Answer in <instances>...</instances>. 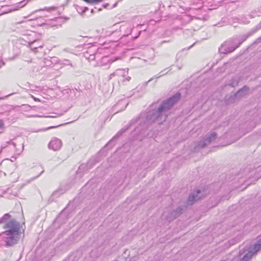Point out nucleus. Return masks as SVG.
Returning a JSON list of instances; mask_svg holds the SVG:
<instances>
[{
  "instance_id": "obj_31",
  "label": "nucleus",
  "mask_w": 261,
  "mask_h": 261,
  "mask_svg": "<svg viewBox=\"0 0 261 261\" xmlns=\"http://www.w3.org/2000/svg\"><path fill=\"white\" fill-rule=\"evenodd\" d=\"M73 256L72 255H71V256H70L69 257V258L72 259V258H73Z\"/></svg>"
},
{
  "instance_id": "obj_8",
  "label": "nucleus",
  "mask_w": 261,
  "mask_h": 261,
  "mask_svg": "<svg viewBox=\"0 0 261 261\" xmlns=\"http://www.w3.org/2000/svg\"><path fill=\"white\" fill-rule=\"evenodd\" d=\"M201 191L200 190H197L195 192L190 194L188 198V204H192L194 202L199 200L201 198V196L199 195Z\"/></svg>"
},
{
  "instance_id": "obj_18",
  "label": "nucleus",
  "mask_w": 261,
  "mask_h": 261,
  "mask_svg": "<svg viewBox=\"0 0 261 261\" xmlns=\"http://www.w3.org/2000/svg\"><path fill=\"white\" fill-rule=\"evenodd\" d=\"M51 62H57V59H56V58L53 57V58H51Z\"/></svg>"
},
{
  "instance_id": "obj_1",
  "label": "nucleus",
  "mask_w": 261,
  "mask_h": 261,
  "mask_svg": "<svg viewBox=\"0 0 261 261\" xmlns=\"http://www.w3.org/2000/svg\"><path fill=\"white\" fill-rule=\"evenodd\" d=\"M4 223L3 226L5 231L0 234L5 243L6 247H11L16 244L20 239L21 227L24 223L21 225L14 219H11L9 214H5L0 218V224Z\"/></svg>"
},
{
  "instance_id": "obj_17",
  "label": "nucleus",
  "mask_w": 261,
  "mask_h": 261,
  "mask_svg": "<svg viewBox=\"0 0 261 261\" xmlns=\"http://www.w3.org/2000/svg\"><path fill=\"white\" fill-rule=\"evenodd\" d=\"M64 61L65 62V63H63V64L67 65H70L71 67L73 66L72 64L71 63V62L69 60H67V59H65Z\"/></svg>"
},
{
  "instance_id": "obj_19",
  "label": "nucleus",
  "mask_w": 261,
  "mask_h": 261,
  "mask_svg": "<svg viewBox=\"0 0 261 261\" xmlns=\"http://www.w3.org/2000/svg\"><path fill=\"white\" fill-rule=\"evenodd\" d=\"M4 64H5V62L2 60L0 63V66L4 65Z\"/></svg>"
},
{
  "instance_id": "obj_6",
  "label": "nucleus",
  "mask_w": 261,
  "mask_h": 261,
  "mask_svg": "<svg viewBox=\"0 0 261 261\" xmlns=\"http://www.w3.org/2000/svg\"><path fill=\"white\" fill-rule=\"evenodd\" d=\"M62 143L60 139L53 138L48 144V148L54 151L59 150L62 147Z\"/></svg>"
},
{
  "instance_id": "obj_21",
  "label": "nucleus",
  "mask_w": 261,
  "mask_h": 261,
  "mask_svg": "<svg viewBox=\"0 0 261 261\" xmlns=\"http://www.w3.org/2000/svg\"><path fill=\"white\" fill-rule=\"evenodd\" d=\"M115 75H116V72H114V73H113L111 74H110V76H111H111H115Z\"/></svg>"
},
{
  "instance_id": "obj_11",
  "label": "nucleus",
  "mask_w": 261,
  "mask_h": 261,
  "mask_svg": "<svg viewBox=\"0 0 261 261\" xmlns=\"http://www.w3.org/2000/svg\"><path fill=\"white\" fill-rule=\"evenodd\" d=\"M116 74L124 77L128 74V69H119L116 71Z\"/></svg>"
},
{
  "instance_id": "obj_36",
  "label": "nucleus",
  "mask_w": 261,
  "mask_h": 261,
  "mask_svg": "<svg viewBox=\"0 0 261 261\" xmlns=\"http://www.w3.org/2000/svg\"><path fill=\"white\" fill-rule=\"evenodd\" d=\"M259 25H260V27H261V21H260V23H259Z\"/></svg>"
},
{
  "instance_id": "obj_35",
  "label": "nucleus",
  "mask_w": 261,
  "mask_h": 261,
  "mask_svg": "<svg viewBox=\"0 0 261 261\" xmlns=\"http://www.w3.org/2000/svg\"><path fill=\"white\" fill-rule=\"evenodd\" d=\"M180 6V7H185L184 6Z\"/></svg>"
},
{
  "instance_id": "obj_25",
  "label": "nucleus",
  "mask_w": 261,
  "mask_h": 261,
  "mask_svg": "<svg viewBox=\"0 0 261 261\" xmlns=\"http://www.w3.org/2000/svg\"><path fill=\"white\" fill-rule=\"evenodd\" d=\"M126 80L127 81H129L130 80V76H127L126 78Z\"/></svg>"
},
{
  "instance_id": "obj_34",
  "label": "nucleus",
  "mask_w": 261,
  "mask_h": 261,
  "mask_svg": "<svg viewBox=\"0 0 261 261\" xmlns=\"http://www.w3.org/2000/svg\"><path fill=\"white\" fill-rule=\"evenodd\" d=\"M179 55V53H178L177 55V57Z\"/></svg>"
},
{
  "instance_id": "obj_3",
  "label": "nucleus",
  "mask_w": 261,
  "mask_h": 261,
  "mask_svg": "<svg viewBox=\"0 0 261 261\" xmlns=\"http://www.w3.org/2000/svg\"><path fill=\"white\" fill-rule=\"evenodd\" d=\"M261 248V239H259L253 246L247 249L240 251V258L243 261L249 260L251 257L256 253Z\"/></svg>"
},
{
  "instance_id": "obj_7",
  "label": "nucleus",
  "mask_w": 261,
  "mask_h": 261,
  "mask_svg": "<svg viewBox=\"0 0 261 261\" xmlns=\"http://www.w3.org/2000/svg\"><path fill=\"white\" fill-rule=\"evenodd\" d=\"M36 36L37 34L35 32H32L31 34L29 35L27 41V43H28V46H29L31 49L34 52L37 51L38 47H41V45H38V46L35 47H32L31 46V45L38 40Z\"/></svg>"
},
{
  "instance_id": "obj_28",
  "label": "nucleus",
  "mask_w": 261,
  "mask_h": 261,
  "mask_svg": "<svg viewBox=\"0 0 261 261\" xmlns=\"http://www.w3.org/2000/svg\"><path fill=\"white\" fill-rule=\"evenodd\" d=\"M34 99H35V101H39V100L38 98H34Z\"/></svg>"
},
{
  "instance_id": "obj_4",
  "label": "nucleus",
  "mask_w": 261,
  "mask_h": 261,
  "mask_svg": "<svg viewBox=\"0 0 261 261\" xmlns=\"http://www.w3.org/2000/svg\"><path fill=\"white\" fill-rule=\"evenodd\" d=\"M237 47L238 45H237L232 41H228L221 45L219 50L222 54H227L234 51Z\"/></svg>"
},
{
  "instance_id": "obj_10",
  "label": "nucleus",
  "mask_w": 261,
  "mask_h": 261,
  "mask_svg": "<svg viewBox=\"0 0 261 261\" xmlns=\"http://www.w3.org/2000/svg\"><path fill=\"white\" fill-rule=\"evenodd\" d=\"M182 209L180 207L177 208L175 210L173 211L171 213V216L169 217V218H171V219L176 218L182 213Z\"/></svg>"
},
{
  "instance_id": "obj_29",
  "label": "nucleus",
  "mask_w": 261,
  "mask_h": 261,
  "mask_svg": "<svg viewBox=\"0 0 261 261\" xmlns=\"http://www.w3.org/2000/svg\"><path fill=\"white\" fill-rule=\"evenodd\" d=\"M55 127V126H51V127H49L47 129H49V128H54Z\"/></svg>"
},
{
  "instance_id": "obj_9",
  "label": "nucleus",
  "mask_w": 261,
  "mask_h": 261,
  "mask_svg": "<svg viewBox=\"0 0 261 261\" xmlns=\"http://www.w3.org/2000/svg\"><path fill=\"white\" fill-rule=\"evenodd\" d=\"M248 91V88L244 86L243 88L239 90L235 94L234 96L236 98H240L245 95Z\"/></svg>"
},
{
  "instance_id": "obj_20",
  "label": "nucleus",
  "mask_w": 261,
  "mask_h": 261,
  "mask_svg": "<svg viewBox=\"0 0 261 261\" xmlns=\"http://www.w3.org/2000/svg\"><path fill=\"white\" fill-rule=\"evenodd\" d=\"M192 0H185V2L187 3H191Z\"/></svg>"
},
{
  "instance_id": "obj_26",
  "label": "nucleus",
  "mask_w": 261,
  "mask_h": 261,
  "mask_svg": "<svg viewBox=\"0 0 261 261\" xmlns=\"http://www.w3.org/2000/svg\"><path fill=\"white\" fill-rule=\"evenodd\" d=\"M141 32V31H139L138 35V36H136V37H135V38H138V36L140 35V34Z\"/></svg>"
},
{
  "instance_id": "obj_13",
  "label": "nucleus",
  "mask_w": 261,
  "mask_h": 261,
  "mask_svg": "<svg viewBox=\"0 0 261 261\" xmlns=\"http://www.w3.org/2000/svg\"><path fill=\"white\" fill-rule=\"evenodd\" d=\"M166 74V73H163V74H161V75H155V76H154V77H151V79H149L147 82H146L142 84V85L141 86V88H142V87H143L144 88L146 87L147 86L148 83L149 82H151V81H152L154 78H155V79H158V78H159V77H160L162 76V75H164V74Z\"/></svg>"
},
{
  "instance_id": "obj_23",
  "label": "nucleus",
  "mask_w": 261,
  "mask_h": 261,
  "mask_svg": "<svg viewBox=\"0 0 261 261\" xmlns=\"http://www.w3.org/2000/svg\"><path fill=\"white\" fill-rule=\"evenodd\" d=\"M43 172H44V170H42L41 172H40V173L36 177H39Z\"/></svg>"
},
{
  "instance_id": "obj_12",
  "label": "nucleus",
  "mask_w": 261,
  "mask_h": 261,
  "mask_svg": "<svg viewBox=\"0 0 261 261\" xmlns=\"http://www.w3.org/2000/svg\"><path fill=\"white\" fill-rule=\"evenodd\" d=\"M239 83V80L238 77H234L232 78L231 81H230L229 85L231 86L232 87H234L235 86H237Z\"/></svg>"
},
{
  "instance_id": "obj_5",
  "label": "nucleus",
  "mask_w": 261,
  "mask_h": 261,
  "mask_svg": "<svg viewBox=\"0 0 261 261\" xmlns=\"http://www.w3.org/2000/svg\"><path fill=\"white\" fill-rule=\"evenodd\" d=\"M217 137V134L215 133H212L210 134H206L198 143V146L201 148H204L208 145L211 142L214 141Z\"/></svg>"
},
{
  "instance_id": "obj_30",
  "label": "nucleus",
  "mask_w": 261,
  "mask_h": 261,
  "mask_svg": "<svg viewBox=\"0 0 261 261\" xmlns=\"http://www.w3.org/2000/svg\"><path fill=\"white\" fill-rule=\"evenodd\" d=\"M83 165L81 166V167L79 168V169H81L82 168H83Z\"/></svg>"
},
{
  "instance_id": "obj_15",
  "label": "nucleus",
  "mask_w": 261,
  "mask_h": 261,
  "mask_svg": "<svg viewBox=\"0 0 261 261\" xmlns=\"http://www.w3.org/2000/svg\"><path fill=\"white\" fill-rule=\"evenodd\" d=\"M126 129H121L120 131H119L117 134L114 137L113 139H117L125 131Z\"/></svg>"
},
{
  "instance_id": "obj_22",
  "label": "nucleus",
  "mask_w": 261,
  "mask_h": 261,
  "mask_svg": "<svg viewBox=\"0 0 261 261\" xmlns=\"http://www.w3.org/2000/svg\"><path fill=\"white\" fill-rule=\"evenodd\" d=\"M47 117H50V118H56L57 116H47Z\"/></svg>"
},
{
  "instance_id": "obj_33",
  "label": "nucleus",
  "mask_w": 261,
  "mask_h": 261,
  "mask_svg": "<svg viewBox=\"0 0 261 261\" xmlns=\"http://www.w3.org/2000/svg\"><path fill=\"white\" fill-rule=\"evenodd\" d=\"M5 148V146H2V149H1V150H2L3 148Z\"/></svg>"
},
{
  "instance_id": "obj_16",
  "label": "nucleus",
  "mask_w": 261,
  "mask_h": 261,
  "mask_svg": "<svg viewBox=\"0 0 261 261\" xmlns=\"http://www.w3.org/2000/svg\"><path fill=\"white\" fill-rule=\"evenodd\" d=\"M5 127L3 120L0 119V133H2L5 130Z\"/></svg>"
},
{
  "instance_id": "obj_14",
  "label": "nucleus",
  "mask_w": 261,
  "mask_h": 261,
  "mask_svg": "<svg viewBox=\"0 0 261 261\" xmlns=\"http://www.w3.org/2000/svg\"><path fill=\"white\" fill-rule=\"evenodd\" d=\"M249 35H243L241 39V40L238 43L237 45H238V47L242 44L243 42L246 40V39L248 37Z\"/></svg>"
},
{
  "instance_id": "obj_2",
  "label": "nucleus",
  "mask_w": 261,
  "mask_h": 261,
  "mask_svg": "<svg viewBox=\"0 0 261 261\" xmlns=\"http://www.w3.org/2000/svg\"><path fill=\"white\" fill-rule=\"evenodd\" d=\"M180 94L177 93L163 101L160 107L156 110L150 112L147 116V118L150 121H156L158 124H162L166 121L168 111L180 99Z\"/></svg>"
},
{
  "instance_id": "obj_24",
  "label": "nucleus",
  "mask_w": 261,
  "mask_h": 261,
  "mask_svg": "<svg viewBox=\"0 0 261 261\" xmlns=\"http://www.w3.org/2000/svg\"><path fill=\"white\" fill-rule=\"evenodd\" d=\"M194 45V43H193L192 45H191V46H190L187 49H189L190 48H191L193 45Z\"/></svg>"
},
{
  "instance_id": "obj_27",
  "label": "nucleus",
  "mask_w": 261,
  "mask_h": 261,
  "mask_svg": "<svg viewBox=\"0 0 261 261\" xmlns=\"http://www.w3.org/2000/svg\"><path fill=\"white\" fill-rule=\"evenodd\" d=\"M48 9H49V10H55V9L54 8L51 7V8H49Z\"/></svg>"
},
{
  "instance_id": "obj_32",
  "label": "nucleus",
  "mask_w": 261,
  "mask_h": 261,
  "mask_svg": "<svg viewBox=\"0 0 261 261\" xmlns=\"http://www.w3.org/2000/svg\"><path fill=\"white\" fill-rule=\"evenodd\" d=\"M221 261H228L227 259H223V260H221Z\"/></svg>"
}]
</instances>
